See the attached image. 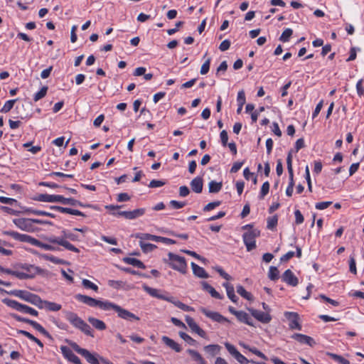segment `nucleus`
I'll return each instance as SVG.
<instances>
[{"label":"nucleus","mask_w":364,"mask_h":364,"mask_svg":"<svg viewBox=\"0 0 364 364\" xmlns=\"http://www.w3.org/2000/svg\"><path fill=\"white\" fill-rule=\"evenodd\" d=\"M75 299L78 301H80L92 307L98 306L100 309L105 311L114 310L117 313L118 316L122 319L129 321L133 320H139V318L133 313L109 301H100L80 294H76Z\"/></svg>","instance_id":"nucleus-1"},{"label":"nucleus","mask_w":364,"mask_h":364,"mask_svg":"<svg viewBox=\"0 0 364 364\" xmlns=\"http://www.w3.org/2000/svg\"><path fill=\"white\" fill-rule=\"evenodd\" d=\"M47 241L52 244H57L65 247L66 250L74 252H80V250L72 245L68 240L71 241H80L79 236L74 232L63 230L61 232L60 237H55L51 236L46 238Z\"/></svg>","instance_id":"nucleus-2"},{"label":"nucleus","mask_w":364,"mask_h":364,"mask_svg":"<svg viewBox=\"0 0 364 364\" xmlns=\"http://www.w3.org/2000/svg\"><path fill=\"white\" fill-rule=\"evenodd\" d=\"M5 235H9L12 237L14 239L21 241V242H26L30 243L32 245L41 247L45 250H49V251H58L60 250V248L58 247H55L49 244L43 243L38 240L32 237L30 235H25V234H20L17 232L14 231H6L4 232Z\"/></svg>","instance_id":"nucleus-3"},{"label":"nucleus","mask_w":364,"mask_h":364,"mask_svg":"<svg viewBox=\"0 0 364 364\" xmlns=\"http://www.w3.org/2000/svg\"><path fill=\"white\" fill-rule=\"evenodd\" d=\"M65 317L74 327L80 329L87 336L94 337L91 327L79 317L77 314L72 311H65Z\"/></svg>","instance_id":"nucleus-4"},{"label":"nucleus","mask_w":364,"mask_h":364,"mask_svg":"<svg viewBox=\"0 0 364 364\" xmlns=\"http://www.w3.org/2000/svg\"><path fill=\"white\" fill-rule=\"evenodd\" d=\"M252 225H246L242 227V229L252 228ZM260 234L259 230L257 229H251L243 235V241L247 247V251H251L256 247L255 238Z\"/></svg>","instance_id":"nucleus-5"},{"label":"nucleus","mask_w":364,"mask_h":364,"mask_svg":"<svg viewBox=\"0 0 364 364\" xmlns=\"http://www.w3.org/2000/svg\"><path fill=\"white\" fill-rule=\"evenodd\" d=\"M11 294L29 302L38 308L41 307L40 305L42 304V299L36 294L24 290H14L11 291Z\"/></svg>","instance_id":"nucleus-6"},{"label":"nucleus","mask_w":364,"mask_h":364,"mask_svg":"<svg viewBox=\"0 0 364 364\" xmlns=\"http://www.w3.org/2000/svg\"><path fill=\"white\" fill-rule=\"evenodd\" d=\"M168 264L172 269L185 274L187 270V264L183 257L178 256L172 252L168 254Z\"/></svg>","instance_id":"nucleus-7"},{"label":"nucleus","mask_w":364,"mask_h":364,"mask_svg":"<svg viewBox=\"0 0 364 364\" xmlns=\"http://www.w3.org/2000/svg\"><path fill=\"white\" fill-rule=\"evenodd\" d=\"M2 301L4 304L7 305L8 306H9L19 312L28 314L32 315L33 316H37L38 315V312L36 309H34L27 305L18 303V301H16L15 300H12L10 299H4L2 300Z\"/></svg>","instance_id":"nucleus-8"},{"label":"nucleus","mask_w":364,"mask_h":364,"mask_svg":"<svg viewBox=\"0 0 364 364\" xmlns=\"http://www.w3.org/2000/svg\"><path fill=\"white\" fill-rule=\"evenodd\" d=\"M0 271L6 274L15 276L20 279H26L33 277L34 275L39 272V268L33 265H30L29 267L27 268L28 272H22L18 271H14L10 269H5L0 266Z\"/></svg>","instance_id":"nucleus-9"},{"label":"nucleus","mask_w":364,"mask_h":364,"mask_svg":"<svg viewBox=\"0 0 364 364\" xmlns=\"http://www.w3.org/2000/svg\"><path fill=\"white\" fill-rule=\"evenodd\" d=\"M225 346L228 351L241 364H248L250 361L242 355L237 348L229 343H225Z\"/></svg>","instance_id":"nucleus-10"},{"label":"nucleus","mask_w":364,"mask_h":364,"mask_svg":"<svg viewBox=\"0 0 364 364\" xmlns=\"http://www.w3.org/2000/svg\"><path fill=\"white\" fill-rule=\"evenodd\" d=\"M284 316L289 321L290 329L301 330V325L299 323V316L297 313L286 311Z\"/></svg>","instance_id":"nucleus-11"},{"label":"nucleus","mask_w":364,"mask_h":364,"mask_svg":"<svg viewBox=\"0 0 364 364\" xmlns=\"http://www.w3.org/2000/svg\"><path fill=\"white\" fill-rule=\"evenodd\" d=\"M199 310L203 314H205L208 318L212 319L214 321H216L218 323H224V322L230 323V321L227 318L224 317L223 315H221L218 312L209 311L204 307H200L199 309Z\"/></svg>","instance_id":"nucleus-12"},{"label":"nucleus","mask_w":364,"mask_h":364,"mask_svg":"<svg viewBox=\"0 0 364 364\" xmlns=\"http://www.w3.org/2000/svg\"><path fill=\"white\" fill-rule=\"evenodd\" d=\"M158 299H161L162 300H165L168 302H171L183 311H194V309L193 307L182 303L181 301L176 299L173 296H166L165 295L160 294Z\"/></svg>","instance_id":"nucleus-13"},{"label":"nucleus","mask_w":364,"mask_h":364,"mask_svg":"<svg viewBox=\"0 0 364 364\" xmlns=\"http://www.w3.org/2000/svg\"><path fill=\"white\" fill-rule=\"evenodd\" d=\"M185 320L192 332L197 333L198 336L203 338H206L207 335L205 331L200 328V326L195 322L193 318L190 317L189 316H186Z\"/></svg>","instance_id":"nucleus-14"},{"label":"nucleus","mask_w":364,"mask_h":364,"mask_svg":"<svg viewBox=\"0 0 364 364\" xmlns=\"http://www.w3.org/2000/svg\"><path fill=\"white\" fill-rule=\"evenodd\" d=\"M60 350L63 356L69 361L75 364H82L80 358L68 347L62 346Z\"/></svg>","instance_id":"nucleus-15"},{"label":"nucleus","mask_w":364,"mask_h":364,"mask_svg":"<svg viewBox=\"0 0 364 364\" xmlns=\"http://www.w3.org/2000/svg\"><path fill=\"white\" fill-rule=\"evenodd\" d=\"M252 316L263 323H268L272 320L271 316L267 312H263L256 309H249Z\"/></svg>","instance_id":"nucleus-16"},{"label":"nucleus","mask_w":364,"mask_h":364,"mask_svg":"<svg viewBox=\"0 0 364 364\" xmlns=\"http://www.w3.org/2000/svg\"><path fill=\"white\" fill-rule=\"evenodd\" d=\"M282 279L283 282H286L287 284L296 287L299 284L298 278L294 274L291 270L287 269L282 277Z\"/></svg>","instance_id":"nucleus-17"},{"label":"nucleus","mask_w":364,"mask_h":364,"mask_svg":"<svg viewBox=\"0 0 364 364\" xmlns=\"http://www.w3.org/2000/svg\"><path fill=\"white\" fill-rule=\"evenodd\" d=\"M63 196L60 195H49L47 193L39 194L36 200L41 202L48 203H62Z\"/></svg>","instance_id":"nucleus-18"},{"label":"nucleus","mask_w":364,"mask_h":364,"mask_svg":"<svg viewBox=\"0 0 364 364\" xmlns=\"http://www.w3.org/2000/svg\"><path fill=\"white\" fill-rule=\"evenodd\" d=\"M291 338L297 341L300 343L307 344L311 347L316 344L313 338L301 333H294L291 336Z\"/></svg>","instance_id":"nucleus-19"},{"label":"nucleus","mask_w":364,"mask_h":364,"mask_svg":"<svg viewBox=\"0 0 364 364\" xmlns=\"http://www.w3.org/2000/svg\"><path fill=\"white\" fill-rule=\"evenodd\" d=\"M145 212V208H138L131 211H124L121 215L126 219L133 220L142 216Z\"/></svg>","instance_id":"nucleus-20"},{"label":"nucleus","mask_w":364,"mask_h":364,"mask_svg":"<svg viewBox=\"0 0 364 364\" xmlns=\"http://www.w3.org/2000/svg\"><path fill=\"white\" fill-rule=\"evenodd\" d=\"M15 225L20 229L26 231L30 230L32 225V219L20 218L14 220Z\"/></svg>","instance_id":"nucleus-21"},{"label":"nucleus","mask_w":364,"mask_h":364,"mask_svg":"<svg viewBox=\"0 0 364 364\" xmlns=\"http://www.w3.org/2000/svg\"><path fill=\"white\" fill-rule=\"evenodd\" d=\"M191 188L196 193H200L203 191V178L201 177H196L191 181Z\"/></svg>","instance_id":"nucleus-22"},{"label":"nucleus","mask_w":364,"mask_h":364,"mask_svg":"<svg viewBox=\"0 0 364 364\" xmlns=\"http://www.w3.org/2000/svg\"><path fill=\"white\" fill-rule=\"evenodd\" d=\"M41 306V307H38L39 309H46L50 311H58L62 308L61 305L59 304L45 300H42V304Z\"/></svg>","instance_id":"nucleus-23"},{"label":"nucleus","mask_w":364,"mask_h":364,"mask_svg":"<svg viewBox=\"0 0 364 364\" xmlns=\"http://www.w3.org/2000/svg\"><path fill=\"white\" fill-rule=\"evenodd\" d=\"M201 284L203 289L207 291L211 295L212 297L218 299H223V296L220 295L213 287L208 284L206 282H202Z\"/></svg>","instance_id":"nucleus-24"},{"label":"nucleus","mask_w":364,"mask_h":364,"mask_svg":"<svg viewBox=\"0 0 364 364\" xmlns=\"http://www.w3.org/2000/svg\"><path fill=\"white\" fill-rule=\"evenodd\" d=\"M88 322L96 329L99 331L105 330L107 326L104 321L94 317H88Z\"/></svg>","instance_id":"nucleus-25"},{"label":"nucleus","mask_w":364,"mask_h":364,"mask_svg":"<svg viewBox=\"0 0 364 364\" xmlns=\"http://www.w3.org/2000/svg\"><path fill=\"white\" fill-rule=\"evenodd\" d=\"M191 267H192L193 274L196 277H198L199 278H204V279L208 277V274L205 272V270L203 267L196 264V263L191 262Z\"/></svg>","instance_id":"nucleus-26"},{"label":"nucleus","mask_w":364,"mask_h":364,"mask_svg":"<svg viewBox=\"0 0 364 364\" xmlns=\"http://www.w3.org/2000/svg\"><path fill=\"white\" fill-rule=\"evenodd\" d=\"M163 342L169 348L174 350L176 352H181V348L178 343L175 342L173 339L168 338V336H164L161 338Z\"/></svg>","instance_id":"nucleus-27"},{"label":"nucleus","mask_w":364,"mask_h":364,"mask_svg":"<svg viewBox=\"0 0 364 364\" xmlns=\"http://www.w3.org/2000/svg\"><path fill=\"white\" fill-rule=\"evenodd\" d=\"M223 287L225 288L226 289V291H227V295L228 296V298L234 303H236L238 298L237 297V296L235 294V289H234V287L230 284V283H223Z\"/></svg>","instance_id":"nucleus-28"},{"label":"nucleus","mask_w":364,"mask_h":364,"mask_svg":"<svg viewBox=\"0 0 364 364\" xmlns=\"http://www.w3.org/2000/svg\"><path fill=\"white\" fill-rule=\"evenodd\" d=\"M235 316L240 322L246 323L251 326H253L251 317L246 312L243 311H239Z\"/></svg>","instance_id":"nucleus-29"},{"label":"nucleus","mask_w":364,"mask_h":364,"mask_svg":"<svg viewBox=\"0 0 364 364\" xmlns=\"http://www.w3.org/2000/svg\"><path fill=\"white\" fill-rule=\"evenodd\" d=\"M221 346L218 344H210L204 347L205 353L211 356H215L220 353Z\"/></svg>","instance_id":"nucleus-30"},{"label":"nucleus","mask_w":364,"mask_h":364,"mask_svg":"<svg viewBox=\"0 0 364 364\" xmlns=\"http://www.w3.org/2000/svg\"><path fill=\"white\" fill-rule=\"evenodd\" d=\"M81 355L83 356L86 359V360L90 364H100L97 357L94 354H92L87 349H85L82 352Z\"/></svg>","instance_id":"nucleus-31"},{"label":"nucleus","mask_w":364,"mask_h":364,"mask_svg":"<svg viewBox=\"0 0 364 364\" xmlns=\"http://www.w3.org/2000/svg\"><path fill=\"white\" fill-rule=\"evenodd\" d=\"M124 261L127 264L133 265V266L136 267L138 268L145 269V265L144 264V263L141 261H140V260H139V259H137L136 258L125 257L124 259Z\"/></svg>","instance_id":"nucleus-32"},{"label":"nucleus","mask_w":364,"mask_h":364,"mask_svg":"<svg viewBox=\"0 0 364 364\" xmlns=\"http://www.w3.org/2000/svg\"><path fill=\"white\" fill-rule=\"evenodd\" d=\"M222 187H223L222 182H216L215 181H211L208 183L209 192L211 193H218L222 189Z\"/></svg>","instance_id":"nucleus-33"},{"label":"nucleus","mask_w":364,"mask_h":364,"mask_svg":"<svg viewBox=\"0 0 364 364\" xmlns=\"http://www.w3.org/2000/svg\"><path fill=\"white\" fill-rule=\"evenodd\" d=\"M326 355L329 358H331V359L334 360L335 361H336L337 363H338L340 364H350V361L344 358L341 355H337V354H335L333 353H329V352H327Z\"/></svg>","instance_id":"nucleus-34"},{"label":"nucleus","mask_w":364,"mask_h":364,"mask_svg":"<svg viewBox=\"0 0 364 364\" xmlns=\"http://www.w3.org/2000/svg\"><path fill=\"white\" fill-rule=\"evenodd\" d=\"M157 237L158 236H156V235L149 234V233L139 232L135 235V237L139 239L140 240L139 241L149 240H152V241L156 242V240H157Z\"/></svg>","instance_id":"nucleus-35"},{"label":"nucleus","mask_w":364,"mask_h":364,"mask_svg":"<svg viewBox=\"0 0 364 364\" xmlns=\"http://www.w3.org/2000/svg\"><path fill=\"white\" fill-rule=\"evenodd\" d=\"M187 352L194 360L200 363V364H205V360L198 352L192 349L187 350Z\"/></svg>","instance_id":"nucleus-36"},{"label":"nucleus","mask_w":364,"mask_h":364,"mask_svg":"<svg viewBox=\"0 0 364 364\" xmlns=\"http://www.w3.org/2000/svg\"><path fill=\"white\" fill-rule=\"evenodd\" d=\"M61 203H63L64 205H73V206H75V205H79V206H82V207L85 206L80 201H79L77 200H75L72 198H65L63 196Z\"/></svg>","instance_id":"nucleus-37"},{"label":"nucleus","mask_w":364,"mask_h":364,"mask_svg":"<svg viewBox=\"0 0 364 364\" xmlns=\"http://www.w3.org/2000/svg\"><path fill=\"white\" fill-rule=\"evenodd\" d=\"M139 246L144 252H152L157 248L156 245L151 243H145L144 241H139Z\"/></svg>","instance_id":"nucleus-38"},{"label":"nucleus","mask_w":364,"mask_h":364,"mask_svg":"<svg viewBox=\"0 0 364 364\" xmlns=\"http://www.w3.org/2000/svg\"><path fill=\"white\" fill-rule=\"evenodd\" d=\"M237 292L241 296H242L243 298L246 299L247 300H252V295L247 291L245 288L241 286V285H239L237 287Z\"/></svg>","instance_id":"nucleus-39"},{"label":"nucleus","mask_w":364,"mask_h":364,"mask_svg":"<svg viewBox=\"0 0 364 364\" xmlns=\"http://www.w3.org/2000/svg\"><path fill=\"white\" fill-rule=\"evenodd\" d=\"M17 100V99H14L6 101L1 108V112L3 113L9 112L14 107V105Z\"/></svg>","instance_id":"nucleus-40"},{"label":"nucleus","mask_w":364,"mask_h":364,"mask_svg":"<svg viewBox=\"0 0 364 364\" xmlns=\"http://www.w3.org/2000/svg\"><path fill=\"white\" fill-rule=\"evenodd\" d=\"M293 33V31L291 28H286L282 33L279 37V41L283 43L288 42L289 41L290 37Z\"/></svg>","instance_id":"nucleus-41"},{"label":"nucleus","mask_w":364,"mask_h":364,"mask_svg":"<svg viewBox=\"0 0 364 364\" xmlns=\"http://www.w3.org/2000/svg\"><path fill=\"white\" fill-rule=\"evenodd\" d=\"M180 337L191 346H196L197 341L184 332H179Z\"/></svg>","instance_id":"nucleus-42"},{"label":"nucleus","mask_w":364,"mask_h":364,"mask_svg":"<svg viewBox=\"0 0 364 364\" xmlns=\"http://www.w3.org/2000/svg\"><path fill=\"white\" fill-rule=\"evenodd\" d=\"M268 277L273 281L279 279V270L276 267L272 266L269 267Z\"/></svg>","instance_id":"nucleus-43"},{"label":"nucleus","mask_w":364,"mask_h":364,"mask_svg":"<svg viewBox=\"0 0 364 364\" xmlns=\"http://www.w3.org/2000/svg\"><path fill=\"white\" fill-rule=\"evenodd\" d=\"M47 90H48V87L43 86L38 92H36L34 95L33 100L35 102H37V101L40 100L41 99L43 98L46 95Z\"/></svg>","instance_id":"nucleus-44"},{"label":"nucleus","mask_w":364,"mask_h":364,"mask_svg":"<svg viewBox=\"0 0 364 364\" xmlns=\"http://www.w3.org/2000/svg\"><path fill=\"white\" fill-rule=\"evenodd\" d=\"M267 228L269 230H273L277 225L278 223V217L277 215H274L272 217H269L267 220Z\"/></svg>","instance_id":"nucleus-45"},{"label":"nucleus","mask_w":364,"mask_h":364,"mask_svg":"<svg viewBox=\"0 0 364 364\" xmlns=\"http://www.w3.org/2000/svg\"><path fill=\"white\" fill-rule=\"evenodd\" d=\"M122 207V205H108L105 206V208L107 210H112V212L111 213V214L114 216H122L121 215V213H124V211H117V212L115 211V210L121 208Z\"/></svg>","instance_id":"nucleus-46"},{"label":"nucleus","mask_w":364,"mask_h":364,"mask_svg":"<svg viewBox=\"0 0 364 364\" xmlns=\"http://www.w3.org/2000/svg\"><path fill=\"white\" fill-rule=\"evenodd\" d=\"M43 258L46 259V260L48 261H50L54 264H66L67 262L62 259H59L56 257H54L53 255H43Z\"/></svg>","instance_id":"nucleus-47"},{"label":"nucleus","mask_w":364,"mask_h":364,"mask_svg":"<svg viewBox=\"0 0 364 364\" xmlns=\"http://www.w3.org/2000/svg\"><path fill=\"white\" fill-rule=\"evenodd\" d=\"M82 284L85 288L92 289L95 291H98V287L87 279H82Z\"/></svg>","instance_id":"nucleus-48"},{"label":"nucleus","mask_w":364,"mask_h":364,"mask_svg":"<svg viewBox=\"0 0 364 364\" xmlns=\"http://www.w3.org/2000/svg\"><path fill=\"white\" fill-rule=\"evenodd\" d=\"M143 289L146 293L156 298H159V295L161 294L159 293L158 289L149 287L146 285H144Z\"/></svg>","instance_id":"nucleus-49"},{"label":"nucleus","mask_w":364,"mask_h":364,"mask_svg":"<svg viewBox=\"0 0 364 364\" xmlns=\"http://www.w3.org/2000/svg\"><path fill=\"white\" fill-rule=\"evenodd\" d=\"M210 58H208L202 65L200 70L201 75H205L208 73L210 70Z\"/></svg>","instance_id":"nucleus-50"},{"label":"nucleus","mask_w":364,"mask_h":364,"mask_svg":"<svg viewBox=\"0 0 364 364\" xmlns=\"http://www.w3.org/2000/svg\"><path fill=\"white\" fill-rule=\"evenodd\" d=\"M269 183L268 181L264 182L261 188V191L259 194V198L263 199L264 196L269 193Z\"/></svg>","instance_id":"nucleus-51"},{"label":"nucleus","mask_w":364,"mask_h":364,"mask_svg":"<svg viewBox=\"0 0 364 364\" xmlns=\"http://www.w3.org/2000/svg\"><path fill=\"white\" fill-rule=\"evenodd\" d=\"M244 348L248 349L250 352H252V353L257 355L258 357L267 360V356L263 353H262L261 351H259V350H257L256 348H250L245 345L243 346Z\"/></svg>","instance_id":"nucleus-52"},{"label":"nucleus","mask_w":364,"mask_h":364,"mask_svg":"<svg viewBox=\"0 0 364 364\" xmlns=\"http://www.w3.org/2000/svg\"><path fill=\"white\" fill-rule=\"evenodd\" d=\"M221 204V202L219 200L213 201L211 203H208L203 208V211L208 212L210 211L217 207H218Z\"/></svg>","instance_id":"nucleus-53"},{"label":"nucleus","mask_w":364,"mask_h":364,"mask_svg":"<svg viewBox=\"0 0 364 364\" xmlns=\"http://www.w3.org/2000/svg\"><path fill=\"white\" fill-rule=\"evenodd\" d=\"M33 1L34 0H19L17 2V5L21 10L26 11L28 9L27 5L31 4Z\"/></svg>","instance_id":"nucleus-54"},{"label":"nucleus","mask_w":364,"mask_h":364,"mask_svg":"<svg viewBox=\"0 0 364 364\" xmlns=\"http://www.w3.org/2000/svg\"><path fill=\"white\" fill-rule=\"evenodd\" d=\"M166 182L164 181L161 180H152L150 181L149 184V187L151 188H159L164 186Z\"/></svg>","instance_id":"nucleus-55"},{"label":"nucleus","mask_w":364,"mask_h":364,"mask_svg":"<svg viewBox=\"0 0 364 364\" xmlns=\"http://www.w3.org/2000/svg\"><path fill=\"white\" fill-rule=\"evenodd\" d=\"M156 242H163L166 245H173V244L176 243V242L172 239H170L168 237H161V236L157 237V240H156Z\"/></svg>","instance_id":"nucleus-56"},{"label":"nucleus","mask_w":364,"mask_h":364,"mask_svg":"<svg viewBox=\"0 0 364 364\" xmlns=\"http://www.w3.org/2000/svg\"><path fill=\"white\" fill-rule=\"evenodd\" d=\"M349 269L353 274H355L357 273L355 259L353 256L350 257Z\"/></svg>","instance_id":"nucleus-57"},{"label":"nucleus","mask_w":364,"mask_h":364,"mask_svg":"<svg viewBox=\"0 0 364 364\" xmlns=\"http://www.w3.org/2000/svg\"><path fill=\"white\" fill-rule=\"evenodd\" d=\"M50 210H58V211H59L60 213H68V214H70V215H71V212H72V209L71 208H63V207L56 206V205L50 206Z\"/></svg>","instance_id":"nucleus-58"},{"label":"nucleus","mask_w":364,"mask_h":364,"mask_svg":"<svg viewBox=\"0 0 364 364\" xmlns=\"http://www.w3.org/2000/svg\"><path fill=\"white\" fill-rule=\"evenodd\" d=\"M169 205L174 209H180L186 205V203L172 200L169 202Z\"/></svg>","instance_id":"nucleus-59"},{"label":"nucleus","mask_w":364,"mask_h":364,"mask_svg":"<svg viewBox=\"0 0 364 364\" xmlns=\"http://www.w3.org/2000/svg\"><path fill=\"white\" fill-rule=\"evenodd\" d=\"M294 215H295L296 224L299 225L304 222V216L299 210H296L294 211Z\"/></svg>","instance_id":"nucleus-60"},{"label":"nucleus","mask_w":364,"mask_h":364,"mask_svg":"<svg viewBox=\"0 0 364 364\" xmlns=\"http://www.w3.org/2000/svg\"><path fill=\"white\" fill-rule=\"evenodd\" d=\"M237 100L238 102V105H245V103L246 102V99H245V92L243 90H240L238 92Z\"/></svg>","instance_id":"nucleus-61"},{"label":"nucleus","mask_w":364,"mask_h":364,"mask_svg":"<svg viewBox=\"0 0 364 364\" xmlns=\"http://www.w3.org/2000/svg\"><path fill=\"white\" fill-rule=\"evenodd\" d=\"M332 204L331 201H323L316 203V208L318 210H324L326 209Z\"/></svg>","instance_id":"nucleus-62"},{"label":"nucleus","mask_w":364,"mask_h":364,"mask_svg":"<svg viewBox=\"0 0 364 364\" xmlns=\"http://www.w3.org/2000/svg\"><path fill=\"white\" fill-rule=\"evenodd\" d=\"M216 271L219 273V274L224 278L225 279L229 281L232 279V277L230 275H229L228 273H226L222 268L218 267L215 268Z\"/></svg>","instance_id":"nucleus-63"},{"label":"nucleus","mask_w":364,"mask_h":364,"mask_svg":"<svg viewBox=\"0 0 364 364\" xmlns=\"http://www.w3.org/2000/svg\"><path fill=\"white\" fill-rule=\"evenodd\" d=\"M230 46V41L228 39L224 40L219 46V49L221 51H225L229 49Z\"/></svg>","instance_id":"nucleus-64"}]
</instances>
